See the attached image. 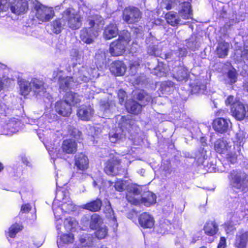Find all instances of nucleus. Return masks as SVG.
I'll list each match as a JSON object with an SVG mask.
<instances>
[{"mask_svg":"<svg viewBox=\"0 0 248 248\" xmlns=\"http://www.w3.org/2000/svg\"><path fill=\"white\" fill-rule=\"evenodd\" d=\"M84 24L86 26L80 31L79 38L86 44H92L104 24V19L99 15L90 14L86 17Z\"/></svg>","mask_w":248,"mask_h":248,"instance_id":"f257e3e1","label":"nucleus"},{"mask_svg":"<svg viewBox=\"0 0 248 248\" xmlns=\"http://www.w3.org/2000/svg\"><path fill=\"white\" fill-rule=\"evenodd\" d=\"M214 148L215 152L220 155L226 154L227 160L232 164L236 163L238 157L241 154L240 145L234 143L232 146L224 138H219L215 141Z\"/></svg>","mask_w":248,"mask_h":248,"instance_id":"f03ea898","label":"nucleus"},{"mask_svg":"<svg viewBox=\"0 0 248 248\" xmlns=\"http://www.w3.org/2000/svg\"><path fill=\"white\" fill-rule=\"evenodd\" d=\"M229 180L232 194L245 193L248 190V175L244 171L233 170L229 174Z\"/></svg>","mask_w":248,"mask_h":248,"instance_id":"7ed1b4c3","label":"nucleus"},{"mask_svg":"<svg viewBox=\"0 0 248 248\" xmlns=\"http://www.w3.org/2000/svg\"><path fill=\"white\" fill-rule=\"evenodd\" d=\"M124 171L122 160L118 157H110L104 163V171L108 175L116 176L120 175Z\"/></svg>","mask_w":248,"mask_h":248,"instance_id":"20e7f679","label":"nucleus"},{"mask_svg":"<svg viewBox=\"0 0 248 248\" xmlns=\"http://www.w3.org/2000/svg\"><path fill=\"white\" fill-rule=\"evenodd\" d=\"M142 17L140 10L135 6L125 7L123 11L122 17L123 21L127 24H135L139 22Z\"/></svg>","mask_w":248,"mask_h":248,"instance_id":"39448f33","label":"nucleus"},{"mask_svg":"<svg viewBox=\"0 0 248 248\" xmlns=\"http://www.w3.org/2000/svg\"><path fill=\"white\" fill-rule=\"evenodd\" d=\"M63 16L67 17L68 27L72 30L79 29L82 25V17L77 13H72V9L66 8L62 13Z\"/></svg>","mask_w":248,"mask_h":248,"instance_id":"423d86ee","label":"nucleus"},{"mask_svg":"<svg viewBox=\"0 0 248 248\" xmlns=\"http://www.w3.org/2000/svg\"><path fill=\"white\" fill-rule=\"evenodd\" d=\"M232 115L237 121H242L248 117V105L236 100L230 108Z\"/></svg>","mask_w":248,"mask_h":248,"instance_id":"0eeeda50","label":"nucleus"},{"mask_svg":"<svg viewBox=\"0 0 248 248\" xmlns=\"http://www.w3.org/2000/svg\"><path fill=\"white\" fill-rule=\"evenodd\" d=\"M35 10V17L42 22L49 21L55 16L54 11L51 8L46 6L41 3L36 4L34 6Z\"/></svg>","mask_w":248,"mask_h":248,"instance_id":"6e6552de","label":"nucleus"},{"mask_svg":"<svg viewBox=\"0 0 248 248\" xmlns=\"http://www.w3.org/2000/svg\"><path fill=\"white\" fill-rule=\"evenodd\" d=\"M127 46L120 39H116L110 43L108 51L112 57L121 56L125 53Z\"/></svg>","mask_w":248,"mask_h":248,"instance_id":"1a4fd4ad","label":"nucleus"},{"mask_svg":"<svg viewBox=\"0 0 248 248\" xmlns=\"http://www.w3.org/2000/svg\"><path fill=\"white\" fill-rule=\"evenodd\" d=\"M10 10L16 15H24L29 10L28 2L26 0H13L11 3Z\"/></svg>","mask_w":248,"mask_h":248,"instance_id":"9d476101","label":"nucleus"},{"mask_svg":"<svg viewBox=\"0 0 248 248\" xmlns=\"http://www.w3.org/2000/svg\"><path fill=\"white\" fill-rule=\"evenodd\" d=\"M156 199L155 195L151 192H147L145 196L140 199L127 198L128 202L133 205H138L141 203L147 207L154 204L156 202Z\"/></svg>","mask_w":248,"mask_h":248,"instance_id":"9b49d317","label":"nucleus"},{"mask_svg":"<svg viewBox=\"0 0 248 248\" xmlns=\"http://www.w3.org/2000/svg\"><path fill=\"white\" fill-rule=\"evenodd\" d=\"M55 111L61 116L69 117L72 112V107L63 99L57 101L54 106Z\"/></svg>","mask_w":248,"mask_h":248,"instance_id":"f8f14e48","label":"nucleus"},{"mask_svg":"<svg viewBox=\"0 0 248 248\" xmlns=\"http://www.w3.org/2000/svg\"><path fill=\"white\" fill-rule=\"evenodd\" d=\"M248 244V231L241 229L236 234L233 242L235 248H246Z\"/></svg>","mask_w":248,"mask_h":248,"instance_id":"ddd939ff","label":"nucleus"},{"mask_svg":"<svg viewBox=\"0 0 248 248\" xmlns=\"http://www.w3.org/2000/svg\"><path fill=\"white\" fill-rule=\"evenodd\" d=\"M31 86L34 95H44L46 93V85L43 79L33 78L31 81Z\"/></svg>","mask_w":248,"mask_h":248,"instance_id":"4468645a","label":"nucleus"},{"mask_svg":"<svg viewBox=\"0 0 248 248\" xmlns=\"http://www.w3.org/2000/svg\"><path fill=\"white\" fill-rule=\"evenodd\" d=\"M138 221L140 226L143 229H151L155 225L154 217L147 212H143L139 216Z\"/></svg>","mask_w":248,"mask_h":248,"instance_id":"2eb2a0df","label":"nucleus"},{"mask_svg":"<svg viewBox=\"0 0 248 248\" xmlns=\"http://www.w3.org/2000/svg\"><path fill=\"white\" fill-rule=\"evenodd\" d=\"M109 70L115 76H122L126 72V66L122 61L116 60L111 63Z\"/></svg>","mask_w":248,"mask_h":248,"instance_id":"dca6fc26","label":"nucleus"},{"mask_svg":"<svg viewBox=\"0 0 248 248\" xmlns=\"http://www.w3.org/2000/svg\"><path fill=\"white\" fill-rule=\"evenodd\" d=\"M118 33L119 30L117 24L110 22L105 27L103 35L104 39L108 40L116 37Z\"/></svg>","mask_w":248,"mask_h":248,"instance_id":"f3484780","label":"nucleus"},{"mask_svg":"<svg viewBox=\"0 0 248 248\" xmlns=\"http://www.w3.org/2000/svg\"><path fill=\"white\" fill-rule=\"evenodd\" d=\"M78 145L76 141L68 139L63 140L61 149L66 154H74L77 151Z\"/></svg>","mask_w":248,"mask_h":248,"instance_id":"a211bd4d","label":"nucleus"},{"mask_svg":"<svg viewBox=\"0 0 248 248\" xmlns=\"http://www.w3.org/2000/svg\"><path fill=\"white\" fill-rule=\"evenodd\" d=\"M62 99L71 107L76 106L81 102L80 95L71 91L66 92L63 95Z\"/></svg>","mask_w":248,"mask_h":248,"instance_id":"6ab92c4d","label":"nucleus"},{"mask_svg":"<svg viewBox=\"0 0 248 248\" xmlns=\"http://www.w3.org/2000/svg\"><path fill=\"white\" fill-rule=\"evenodd\" d=\"M93 112V109L90 106L82 105L78 108L77 114L80 120L88 121Z\"/></svg>","mask_w":248,"mask_h":248,"instance_id":"aec40b11","label":"nucleus"},{"mask_svg":"<svg viewBox=\"0 0 248 248\" xmlns=\"http://www.w3.org/2000/svg\"><path fill=\"white\" fill-rule=\"evenodd\" d=\"M75 166L78 170H85L89 167V160L87 156L80 153L75 156Z\"/></svg>","mask_w":248,"mask_h":248,"instance_id":"412c9836","label":"nucleus"},{"mask_svg":"<svg viewBox=\"0 0 248 248\" xmlns=\"http://www.w3.org/2000/svg\"><path fill=\"white\" fill-rule=\"evenodd\" d=\"M213 127L215 131L220 133L226 132L229 128L228 121L223 118L215 119L213 122Z\"/></svg>","mask_w":248,"mask_h":248,"instance_id":"4be33fe9","label":"nucleus"},{"mask_svg":"<svg viewBox=\"0 0 248 248\" xmlns=\"http://www.w3.org/2000/svg\"><path fill=\"white\" fill-rule=\"evenodd\" d=\"M203 230L206 235L214 236L218 232V226L215 220H208L205 223Z\"/></svg>","mask_w":248,"mask_h":248,"instance_id":"5701e85b","label":"nucleus"},{"mask_svg":"<svg viewBox=\"0 0 248 248\" xmlns=\"http://www.w3.org/2000/svg\"><path fill=\"white\" fill-rule=\"evenodd\" d=\"M172 77L178 81H186L189 78L188 69L184 66L178 67L176 71L173 74Z\"/></svg>","mask_w":248,"mask_h":248,"instance_id":"b1692460","label":"nucleus"},{"mask_svg":"<svg viewBox=\"0 0 248 248\" xmlns=\"http://www.w3.org/2000/svg\"><path fill=\"white\" fill-rule=\"evenodd\" d=\"M230 44L225 41L218 42L216 48V52L219 58H225L228 55Z\"/></svg>","mask_w":248,"mask_h":248,"instance_id":"393cba45","label":"nucleus"},{"mask_svg":"<svg viewBox=\"0 0 248 248\" xmlns=\"http://www.w3.org/2000/svg\"><path fill=\"white\" fill-rule=\"evenodd\" d=\"M165 18L167 23L172 27H178L180 25V19L176 12H167L165 15Z\"/></svg>","mask_w":248,"mask_h":248,"instance_id":"a878e982","label":"nucleus"},{"mask_svg":"<svg viewBox=\"0 0 248 248\" xmlns=\"http://www.w3.org/2000/svg\"><path fill=\"white\" fill-rule=\"evenodd\" d=\"M102 205V201L98 198L90 201L83 205V208L91 212L99 211Z\"/></svg>","mask_w":248,"mask_h":248,"instance_id":"bb28decb","label":"nucleus"},{"mask_svg":"<svg viewBox=\"0 0 248 248\" xmlns=\"http://www.w3.org/2000/svg\"><path fill=\"white\" fill-rule=\"evenodd\" d=\"M179 13L184 19L187 20L192 18V11L190 3L188 2H184Z\"/></svg>","mask_w":248,"mask_h":248,"instance_id":"cd10ccee","label":"nucleus"},{"mask_svg":"<svg viewBox=\"0 0 248 248\" xmlns=\"http://www.w3.org/2000/svg\"><path fill=\"white\" fill-rule=\"evenodd\" d=\"M127 111L134 115H138L142 109V106L136 101H131L125 105Z\"/></svg>","mask_w":248,"mask_h":248,"instance_id":"c85d7f7f","label":"nucleus"},{"mask_svg":"<svg viewBox=\"0 0 248 248\" xmlns=\"http://www.w3.org/2000/svg\"><path fill=\"white\" fill-rule=\"evenodd\" d=\"M65 24V21L62 18H57L54 20L51 24L53 32L57 34L61 33Z\"/></svg>","mask_w":248,"mask_h":248,"instance_id":"c756f323","label":"nucleus"},{"mask_svg":"<svg viewBox=\"0 0 248 248\" xmlns=\"http://www.w3.org/2000/svg\"><path fill=\"white\" fill-rule=\"evenodd\" d=\"M74 82L72 77H60L59 79V87L63 91L67 90L71 87Z\"/></svg>","mask_w":248,"mask_h":248,"instance_id":"7c9ffc66","label":"nucleus"},{"mask_svg":"<svg viewBox=\"0 0 248 248\" xmlns=\"http://www.w3.org/2000/svg\"><path fill=\"white\" fill-rule=\"evenodd\" d=\"M20 94L24 96L28 95L31 90V82L25 80H20L18 81Z\"/></svg>","mask_w":248,"mask_h":248,"instance_id":"2f4dec72","label":"nucleus"},{"mask_svg":"<svg viewBox=\"0 0 248 248\" xmlns=\"http://www.w3.org/2000/svg\"><path fill=\"white\" fill-rule=\"evenodd\" d=\"M136 99L146 105L151 101L152 97L144 90H140L136 94Z\"/></svg>","mask_w":248,"mask_h":248,"instance_id":"473e14b6","label":"nucleus"},{"mask_svg":"<svg viewBox=\"0 0 248 248\" xmlns=\"http://www.w3.org/2000/svg\"><path fill=\"white\" fill-rule=\"evenodd\" d=\"M102 222V218L100 216L96 214H93L91 217L89 223L90 228L93 230H96Z\"/></svg>","mask_w":248,"mask_h":248,"instance_id":"72a5a7b5","label":"nucleus"},{"mask_svg":"<svg viewBox=\"0 0 248 248\" xmlns=\"http://www.w3.org/2000/svg\"><path fill=\"white\" fill-rule=\"evenodd\" d=\"M23 228V226L17 223H15L12 224L9 227L7 232L8 236L10 238H15L16 233L21 231Z\"/></svg>","mask_w":248,"mask_h":248,"instance_id":"f704fd0d","label":"nucleus"},{"mask_svg":"<svg viewBox=\"0 0 248 248\" xmlns=\"http://www.w3.org/2000/svg\"><path fill=\"white\" fill-rule=\"evenodd\" d=\"M117 39H120L121 41L128 46L131 41V33L127 30H123Z\"/></svg>","mask_w":248,"mask_h":248,"instance_id":"c9c22d12","label":"nucleus"},{"mask_svg":"<svg viewBox=\"0 0 248 248\" xmlns=\"http://www.w3.org/2000/svg\"><path fill=\"white\" fill-rule=\"evenodd\" d=\"M154 74L160 77L165 75V64L163 62H158L157 65L154 68Z\"/></svg>","mask_w":248,"mask_h":248,"instance_id":"e433bc0d","label":"nucleus"},{"mask_svg":"<svg viewBox=\"0 0 248 248\" xmlns=\"http://www.w3.org/2000/svg\"><path fill=\"white\" fill-rule=\"evenodd\" d=\"M237 76L238 74L234 68H232L228 70L227 72V77L229 79V83L230 85H232L236 82Z\"/></svg>","mask_w":248,"mask_h":248,"instance_id":"4c0bfd02","label":"nucleus"},{"mask_svg":"<svg viewBox=\"0 0 248 248\" xmlns=\"http://www.w3.org/2000/svg\"><path fill=\"white\" fill-rule=\"evenodd\" d=\"M74 236L72 233H64L60 236V242L62 244H68L73 243Z\"/></svg>","mask_w":248,"mask_h":248,"instance_id":"58836bf2","label":"nucleus"},{"mask_svg":"<svg viewBox=\"0 0 248 248\" xmlns=\"http://www.w3.org/2000/svg\"><path fill=\"white\" fill-rule=\"evenodd\" d=\"M125 181L120 179H117L114 184L115 189L118 192H123L125 190Z\"/></svg>","mask_w":248,"mask_h":248,"instance_id":"ea45409f","label":"nucleus"},{"mask_svg":"<svg viewBox=\"0 0 248 248\" xmlns=\"http://www.w3.org/2000/svg\"><path fill=\"white\" fill-rule=\"evenodd\" d=\"M95 236L98 239L105 238L108 234V229L107 227H98L94 232Z\"/></svg>","mask_w":248,"mask_h":248,"instance_id":"a19ab883","label":"nucleus"},{"mask_svg":"<svg viewBox=\"0 0 248 248\" xmlns=\"http://www.w3.org/2000/svg\"><path fill=\"white\" fill-rule=\"evenodd\" d=\"M69 135L77 140L82 139V132L78 128L73 127L69 130Z\"/></svg>","mask_w":248,"mask_h":248,"instance_id":"79ce46f5","label":"nucleus"},{"mask_svg":"<svg viewBox=\"0 0 248 248\" xmlns=\"http://www.w3.org/2000/svg\"><path fill=\"white\" fill-rule=\"evenodd\" d=\"M10 0H0V13L7 11L10 8Z\"/></svg>","mask_w":248,"mask_h":248,"instance_id":"37998d69","label":"nucleus"},{"mask_svg":"<svg viewBox=\"0 0 248 248\" xmlns=\"http://www.w3.org/2000/svg\"><path fill=\"white\" fill-rule=\"evenodd\" d=\"M31 210V206L30 203H24L21 206L19 215L29 213Z\"/></svg>","mask_w":248,"mask_h":248,"instance_id":"c03bdc74","label":"nucleus"},{"mask_svg":"<svg viewBox=\"0 0 248 248\" xmlns=\"http://www.w3.org/2000/svg\"><path fill=\"white\" fill-rule=\"evenodd\" d=\"M126 96V93L123 90H120L118 93V97L121 103L124 102Z\"/></svg>","mask_w":248,"mask_h":248,"instance_id":"a18cd8bd","label":"nucleus"},{"mask_svg":"<svg viewBox=\"0 0 248 248\" xmlns=\"http://www.w3.org/2000/svg\"><path fill=\"white\" fill-rule=\"evenodd\" d=\"M226 239L225 237H221L217 248H226Z\"/></svg>","mask_w":248,"mask_h":248,"instance_id":"49530a36","label":"nucleus"},{"mask_svg":"<svg viewBox=\"0 0 248 248\" xmlns=\"http://www.w3.org/2000/svg\"><path fill=\"white\" fill-rule=\"evenodd\" d=\"M237 99H234V96L232 95H229L225 100V103L227 106L230 105L231 107H232V104L236 102Z\"/></svg>","mask_w":248,"mask_h":248,"instance_id":"de8ad7c7","label":"nucleus"},{"mask_svg":"<svg viewBox=\"0 0 248 248\" xmlns=\"http://www.w3.org/2000/svg\"><path fill=\"white\" fill-rule=\"evenodd\" d=\"M174 86V83L170 80L165 81L162 83V87L165 89L166 88H173Z\"/></svg>","mask_w":248,"mask_h":248,"instance_id":"09e8293b","label":"nucleus"},{"mask_svg":"<svg viewBox=\"0 0 248 248\" xmlns=\"http://www.w3.org/2000/svg\"><path fill=\"white\" fill-rule=\"evenodd\" d=\"M100 107L104 110H108L110 108V104L108 101H102L100 102Z\"/></svg>","mask_w":248,"mask_h":248,"instance_id":"8fccbe9b","label":"nucleus"},{"mask_svg":"<svg viewBox=\"0 0 248 248\" xmlns=\"http://www.w3.org/2000/svg\"><path fill=\"white\" fill-rule=\"evenodd\" d=\"M240 57L243 59L248 60V49L244 48L241 51Z\"/></svg>","mask_w":248,"mask_h":248,"instance_id":"3c124183","label":"nucleus"},{"mask_svg":"<svg viewBox=\"0 0 248 248\" xmlns=\"http://www.w3.org/2000/svg\"><path fill=\"white\" fill-rule=\"evenodd\" d=\"M64 225L65 227L68 226L70 227L71 228H72L73 225V222L71 220V218H66L64 219Z\"/></svg>","mask_w":248,"mask_h":248,"instance_id":"603ef678","label":"nucleus"},{"mask_svg":"<svg viewBox=\"0 0 248 248\" xmlns=\"http://www.w3.org/2000/svg\"><path fill=\"white\" fill-rule=\"evenodd\" d=\"M132 29L134 30V33L136 35L141 33L143 30L142 27L141 26H139L137 27H134Z\"/></svg>","mask_w":248,"mask_h":248,"instance_id":"864d4df0","label":"nucleus"},{"mask_svg":"<svg viewBox=\"0 0 248 248\" xmlns=\"http://www.w3.org/2000/svg\"><path fill=\"white\" fill-rule=\"evenodd\" d=\"M120 136L119 134L117 133H114L112 134H109V138L110 139L114 138L116 140H117L119 139L120 138Z\"/></svg>","mask_w":248,"mask_h":248,"instance_id":"5fc2aeb1","label":"nucleus"},{"mask_svg":"<svg viewBox=\"0 0 248 248\" xmlns=\"http://www.w3.org/2000/svg\"><path fill=\"white\" fill-rule=\"evenodd\" d=\"M224 225H225V227L228 229H231L233 228V224H232V222L230 221H228V222H225Z\"/></svg>","mask_w":248,"mask_h":248,"instance_id":"6e6d98bb","label":"nucleus"},{"mask_svg":"<svg viewBox=\"0 0 248 248\" xmlns=\"http://www.w3.org/2000/svg\"><path fill=\"white\" fill-rule=\"evenodd\" d=\"M3 87V83L2 82L1 79L0 78V91L2 90Z\"/></svg>","mask_w":248,"mask_h":248,"instance_id":"4d7b16f0","label":"nucleus"},{"mask_svg":"<svg viewBox=\"0 0 248 248\" xmlns=\"http://www.w3.org/2000/svg\"><path fill=\"white\" fill-rule=\"evenodd\" d=\"M4 169V166L2 163L0 162V172H1Z\"/></svg>","mask_w":248,"mask_h":248,"instance_id":"13d9d810","label":"nucleus"},{"mask_svg":"<svg viewBox=\"0 0 248 248\" xmlns=\"http://www.w3.org/2000/svg\"><path fill=\"white\" fill-rule=\"evenodd\" d=\"M108 183H109V184H110V186L112 185L113 184V183L112 182H111V181H108Z\"/></svg>","mask_w":248,"mask_h":248,"instance_id":"bf43d9fd","label":"nucleus"},{"mask_svg":"<svg viewBox=\"0 0 248 248\" xmlns=\"http://www.w3.org/2000/svg\"><path fill=\"white\" fill-rule=\"evenodd\" d=\"M207 248V247H205V246H202V247H200V248Z\"/></svg>","mask_w":248,"mask_h":248,"instance_id":"052dcab7","label":"nucleus"},{"mask_svg":"<svg viewBox=\"0 0 248 248\" xmlns=\"http://www.w3.org/2000/svg\"><path fill=\"white\" fill-rule=\"evenodd\" d=\"M203 149H202V152H203L204 151H203Z\"/></svg>","mask_w":248,"mask_h":248,"instance_id":"680f3d73","label":"nucleus"}]
</instances>
